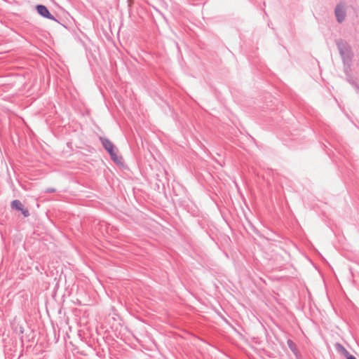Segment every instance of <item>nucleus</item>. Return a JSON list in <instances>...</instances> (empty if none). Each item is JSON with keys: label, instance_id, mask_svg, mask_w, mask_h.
<instances>
[{"label": "nucleus", "instance_id": "9d476101", "mask_svg": "<svg viewBox=\"0 0 359 359\" xmlns=\"http://www.w3.org/2000/svg\"><path fill=\"white\" fill-rule=\"evenodd\" d=\"M55 191L54 188H48L46 189L45 193H53Z\"/></svg>", "mask_w": 359, "mask_h": 359}, {"label": "nucleus", "instance_id": "7ed1b4c3", "mask_svg": "<svg viewBox=\"0 0 359 359\" xmlns=\"http://www.w3.org/2000/svg\"><path fill=\"white\" fill-rule=\"evenodd\" d=\"M36 10L37 13L42 17L56 21L55 17L49 12L48 8L46 6L41 4L37 5L36 6Z\"/></svg>", "mask_w": 359, "mask_h": 359}, {"label": "nucleus", "instance_id": "423d86ee", "mask_svg": "<svg viewBox=\"0 0 359 359\" xmlns=\"http://www.w3.org/2000/svg\"><path fill=\"white\" fill-rule=\"evenodd\" d=\"M334 348L337 352L343 355L344 357L347 356L348 354L349 353L348 351L345 348V347L339 342L334 344Z\"/></svg>", "mask_w": 359, "mask_h": 359}, {"label": "nucleus", "instance_id": "1a4fd4ad", "mask_svg": "<svg viewBox=\"0 0 359 359\" xmlns=\"http://www.w3.org/2000/svg\"><path fill=\"white\" fill-rule=\"evenodd\" d=\"M22 212V214L25 216V217H28L29 215V211L26 209H24L22 208V210H20Z\"/></svg>", "mask_w": 359, "mask_h": 359}, {"label": "nucleus", "instance_id": "f03ea898", "mask_svg": "<svg viewBox=\"0 0 359 359\" xmlns=\"http://www.w3.org/2000/svg\"><path fill=\"white\" fill-rule=\"evenodd\" d=\"M334 14L339 23H341L346 18V4L344 2L338 4L334 9Z\"/></svg>", "mask_w": 359, "mask_h": 359}, {"label": "nucleus", "instance_id": "f257e3e1", "mask_svg": "<svg viewBox=\"0 0 359 359\" xmlns=\"http://www.w3.org/2000/svg\"><path fill=\"white\" fill-rule=\"evenodd\" d=\"M336 44L342 57L343 62L349 66L353 56L350 46L346 41L342 39L338 40Z\"/></svg>", "mask_w": 359, "mask_h": 359}, {"label": "nucleus", "instance_id": "9b49d317", "mask_svg": "<svg viewBox=\"0 0 359 359\" xmlns=\"http://www.w3.org/2000/svg\"><path fill=\"white\" fill-rule=\"evenodd\" d=\"M346 359H356V358L353 355H351L350 353L348 354L347 356L345 357Z\"/></svg>", "mask_w": 359, "mask_h": 359}, {"label": "nucleus", "instance_id": "6e6552de", "mask_svg": "<svg viewBox=\"0 0 359 359\" xmlns=\"http://www.w3.org/2000/svg\"><path fill=\"white\" fill-rule=\"evenodd\" d=\"M11 207L17 210H22L23 205L19 200H14L11 203Z\"/></svg>", "mask_w": 359, "mask_h": 359}, {"label": "nucleus", "instance_id": "0eeeda50", "mask_svg": "<svg viewBox=\"0 0 359 359\" xmlns=\"http://www.w3.org/2000/svg\"><path fill=\"white\" fill-rule=\"evenodd\" d=\"M99 139L105 150L111 149L114 146V144L107 137H100Z\"/></svg>", "mask_w": 359, "mask_h": 359}, {"label": "nucleus", "instance_id": "20e7f679", "mask_svg": "<svg viewBox=\"0 0 359 359\" xmlns=\"http://www.w3.org/2000/svg\"><path fill=\"white\" fill-rule=\"evenodd\" d=\"M106 151L109 153L111 160L114 163H116V164L122 163L123 158L121 156H118L117 155V149L115 147V146L112 147L111 149H107Z\"/></svg>", "mask_w": 359, "mask_h": 359}, {"label": "nucleus", "instance_id": "39448f33", "mask_svg": "<svg viewBox=\"0 0 359 359\" xmlns=\"http://www.w3.org/2000/svg\"><path fill=\"white\" fill-rule=\"evenodd\" d=\"M287 344L290 351L293 353L297 358H299L301 357V353L296 345V344L291 339H287Z\"/></svg>", "mask_w": 359, "mask_h": 359}, {"label": "nucleus", "instance_id": "f8f14e48", "mask_svg": "<svg viewBox=\"0 0 359 359\" xmlns=\"http://www.w3.org/2000/svg\"><path fill=\"white\" fill-rule=\"evenodd\" d=\"M348 82L354 87L355 86H357V83L354 81L353 80H348Z\"/></svg>", "mask_w": 359, "mask_h": 359}, {"label": "nucleus", "instance_id": "ddd939ff", "mask_svg": "<svg viewBox=\"0 0 359 359\" xmlns=\"http://www.w3.org/2000/svg\"><path fill=\"white\" fill-rule=\"evenodd\" d=\"M354 88H355L357 92H359V85L357 83V86H355Z\"/></svg>", "mask_w": 359, "mask_h": 359}]
</instances>
